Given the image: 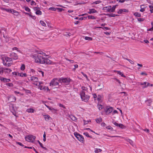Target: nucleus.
Instances as JSON below:
<instances>
[{
    "label": "nucleus",
    "mask_w": 153,
    "mask_h": 153,
    "mask_svg": "<svg viewBox=\"0 0 153 153\" xmlns=\"http://www.w3.org/2000/svg\"><path fill=\"white\" fill-rule=\"evenodd\" d=\"M32 57L34 59L35 62L36 63L47 64H50L51 63V61L49 59L38 54L33 55Z\"/></svg>",
    "instance_id": "nucleus-1"
},
{
    "label": "nucleus",
    "mask_w": 153,
    "mask_h": 153,
    "mask_svg": "<svg viewBox=\"0 0 153 153\" xmlns=\"http://www.w3.org/2000/svg\"><path fill=\"white\" fill-rule=\"evenodd\" d=\"M80 95L81 98L83 101L87 102L89 100L90 96L88 95L85 94L84 91H81L80 92Z\"/></svg>",
    "instance_id": "nucleus-2"
},
{
    "label": "nucleus",
    "mask_w": 153,
    "mask_h": 153,
    "mask_svg": "<svg viewBox=\"0 0 153 153\" xmlns=\"http://www.w3.org/2000/svg\"><path fill=\"white\" fill-rule=\"evenodd\" d=\"M71 79L67 78H59L60 82L63 83L66 85H69L70 83Z\"/></svg>",
    "instance_id": "nucleus-3"
},
{
    "label": "nucleus",
    "mask_w": 153,
    "mask_h": 153,
    "mask_svg": "<svg viewBox=\"0 0 153 153\" xmlns=\"http://www.w3.org/2000/svg\"><path fill=\"white\" fill-rule=\"evenodd\" d=\"M116 5H115L112 7L111 6L105 7H104L103 9L105 10L106 12H114L116 8Z\"/></svg>",
    "instance_id": "nucleus-4"
},
{
    "label": "nucleus",
    "mask_w": 153,
    "mask_h": 153,
    "mask_svg": "<svg viewBox=\"0 0 153 153\" xmlns=\"http://www.w3.org/2000/svg\"><path fill=\"white\" fill-rule=\"evenodd\" d=\"M43 83L42 82H39V84L38 83H34V84L35 85L37 86H38V88L40 90H44L45 91L47 90V91H49V90L48 87L46 86H43L42 84Z\"/></svg>",
    "instance_id": "nucleus-5"
},
{
    "label": "nucleus",
    "mask_w": 153,
    "mask_h": 153,
    "mask_svg": "<svg viewBox=\"0 0 153 153\" xmlns=\"http://www.w3.org/2000/svg\"><path fill=\"white\" fill-rule=\"evenodd\" d=\"M60 82L59 78H54L51 80L50 84L51 86H56L59 85Z\"/></svg>",
    "instance_id": "nucleus-6"
},
{
    "label": "nucleus",
    "mask_w": 153,
    "mask_h": 153,
    "mask_svg": "<svg viewBox=\"0 0 153 153\" xmlns=\"http://www.w3.org/2000/svg\"><path fill=\"white\" fill-rule=\"evenodd\" d=\"M36 139V137L34 136L30 135L25 137V140L28 142H33Z\"/></svg>",
    "instance_id": "nucleus-7"
},
{
    "label": "nucleus",
    "mask_w": 153,
    "mask_h": 153,
    "mask_svg": "<svg viewBox=\"0 0 153 153\" xmlns=\"http://www.w3.org/2000/svg\"><path fill=\"white\" fill-rule=\"evenodd\" d=\"M75 136L80 142L83 143L84 141V138L81 135L77 133H74Z\"/></svg>",
    "instance_id": "nucleus-8"
},
{
    "label": "nucleus",
    "mask_w": 153,
    "mask_h": 153,
    "mask_svg": "<svg viewBox=\"0 0 153 153\" xmlns=\"http://www.w3.org/2000/svg\"><path fill=\"white\" fill-rule=\"evenodd\" d=\"M3 61L4 65L7 66V62L12 61V59L11 58L6 57L3 58Z\"/></svg>",
    "instance_id": "nucleus-9"
},
{
    "label": "nucleus",
    "mask_w": 153,
    "mask_h": 153,
    "mask_svg": "<svg viewBox=\"0 0 153 153\" xmlns=\"http://www.w3.org/2000/svg\"><path fill=\"white\" fill-rule=\"evenodd\" d=\"M113 110V108L112 107H107L106 109L105 110V111L106 114H108L110 113Z\"/></svg>",
    "instance_id": "nucleus-10"
},
{
    "label": "nucleus",
    "mask_w": 153,
    "mask_h": 153,
    "mask_svg": "<svg viewBox=\"0 0 153 153\" xmlns=\"http://www.w3.org/2000/svg\"><path fill=\"white\" fill-rule=\"evenodd\" d=\"M10 56L12 59V58L16 60L18 58V56L17 54L14 53H12L10 55Z\"/></svg>",
    "instance_id": "nucleus-11"
},
{
    "label": "nucleus",
    "mask_w": 153,
    "mask_h": 153,
    "mask_svg": "<svg viewBox=\"0 0 153 153\" xmlns=\"http://www.w3.org/2000/svg\"><path fill=\"white\" fill-rule=\"evenodd\" d=\"M30 79L32 81L34 82V83H36L35 82H37L38 81V79L37 77L34 76H32L30 78ZM34 84V83H33Z\"/></svg>",
    "instance_id": "nucleus-12"
},
{
    "label": "nucleus",
    "mask_w": 153,
    "mask_h": 153,
    "mask_svg": "<svg viewBox=\"0 0 153 153\" xmlns=\"http://www.w3.org/2000/svg\"><path fill=\"white\" fill-rule=\"evenodd\" d=\"M3 73H4L5 74H9L12 71V70L9 68H3Z\"/></svg>",
    "instance_id": "nucleus-13"
},
{
    "label": "nucleus",
    "mask_w": 153,
    "mask_h": 153,
    "mask_svg": "<svg viewBox=\"0 0 153 153\" xmlns=\"http://www.w3.org/2000/svg\"><path fill=\"white\" fill-rule=\"evenodd\" d=\"M89 11L88 12V13L89 14L93 13H97V11L95 10L94 9H90L89 10Z\"/></svg>",
    "instance_id": "nucleus-14"
},
{
    "label": "nucleus",
    "mask_w": 153,
    "mask_h": 153,
    "mask_svg": "<svg viewBox=\"0 0 153 153\" xmlns=\"http://www.w3.org/2000/svg\"><path fill=\"white\" fill-rule=\"evenodd\" d=\"M128 11L127 10L125 9H120L119 10L117 13L119 14L123 13L124 12H126Z\"/></svg>",
    "instance_id": "nucleus-15"
},
{
    "label": "nucleus",
    "mask_w": 153,
    "mask_h": 153,
    "mask_svg": "<svg viewBox=\"0 0 153 153\" xmlns=\"http://www.w3.org/2000/svg\"><path fill=\"white\" fill-rule=\"evenodd\" d=\"M68 117L74 121H75L77 120V118L74 116L72 115H69Z\"/></svg>",
    "instance_id": "nucleus-16"
},
{
    "label": "nucleus",
    "mask_w": 153,
    "mask_h": 153,
    "mask_svg": "<svg viewBox=\"0 0 153 153\" xmlns=\"http://www.w3.org/2000/svg\"><path fill=\"white\" fill-rule=\"evenodd\" d=\"M43 116L45 118V120L46 121H48L50 119H51V118L50 116L49 115L45 114L43 115Z\"/></svg>",
    "instance_id": "nucleus-17"
},
{
    "label": "nucleus",
    "mask_w": 153,
    "mask_h": 153,
    "mask_svg": "<svg viewBox=\"0 0 153 153\" xmlns=\"http://www.w3.org/2000/svg\"><path fill=\"white\" fill-rule=\"evenodd\" d=\"M152 102V100L151 99H149L147 100L146 101H145V102L146 105L149 106H150Z\"/></svg>",
    "instance_id": "nucleus-18"
},
{
    "label": "nucleus",
    "mask_w": 153,
    "mask_h": 153,
    "mask_svg": "<svg viewBox=\"0 0 153 153\" xmlns=\"http://www.w3.org/2000/svg\"><path fill=\"white\" fill-rule=\"evenodd\" d=\"M27 75L25 73H23V72H19V76L22 77H24L27 76Z\"/></svg>",
    "instance_id": "nucleus-19"
},
{
    "label": "nucleus",
    "mask_w": 153,
    "mask_h": 153,
    "mask_svg": "<svg viewBox=\"0 0 153 153\" xmlns=\"http://www.w3.org/2000/svg\"><path fill=\"white\" fill-rule=\"evenodd\" d=\"M97 101L99 102H101L102 101V98L100 95H98L97 96Z\"/></svg>",
    "instance_id": "nucleus-20"
},
{
    "label": "nucleus",
    "mask_w": 153,
    "mask_h": 153,
    "mask_svg": "<svg viewBox=\"0 0 153 153\" xmlns=\"http://www.w3.org/2000/svg\"><path fill=\"white\" fill-rule=\"evenodd\" d=\"M148 86H153V84H151L147 82V84L146 85H144L143 87V88H147Z\"/></svg>",
    "instance_id": "nucleus-21"
},
{
    "label": "nucleus",
    "mask_w": 153,
    "mask_h": 153,
    "mask_svg": "<svg viewBox=\"0 0 153 153\" xmlns=\"http://www.w3.org/2000/svg\"><path fill=\"white\" fill-rule=\"evenodd\" d=\"M34 110L33 108H28L26 110V111L28 113H33L34 112Z\"/></svg>",
    "instance_id": "nucleus-22"
},
{
    "label": "nucleus",
    "mask_w": 153,
    "mask_h": 153,
    "mask_svg": "<svg viewBox=\"0 0 153 153\" xmlns=\"http://www.w3.org/2000/svg\"><path fill=\"white\" fill-rule=\"evenodd\" d=\"M13 98L14 101H16V98L15 97L12 95H10L9 96L7 97L8 100V101H10V98Z\"/></svg>",
    "instance_id": "nucleus-23"
},
{
    "label": "nucleus",
    "mask_w": 153,
    "mask_h": 153,
    "mask_svg": "<svg viewBox=\"0 0 153 153\" xmlns=\"http://www.w3.org/2000/svg\"><path fill=\"white\" fill-rule=\"evenodd\" d=\"M126 140L127 142H129L130 144L132 146H134V143L133 142L132 140L130 139H128Z\"/></svg>",
    "instance_id": "nucleus-24"
},
{
    "label": "nucleus",
    "mask_w": 153,
    "mask_h": 153,
    "mask_svg": "<svg viewBox=\"0 0 153 153\" xmlns=\"http://www.w3.org/2000/svg\"><path fill=\"white\" fill-rule=\"evenodd\" d=\"M102 151V149H100L96 148L95 149L94 152L96 153H98L99 152H101Z\"/></svg>",
    "instance_id": "nucleus-25"
},
{
    "label": "nucleus",
    "mask_w": 153,
    "mask_h": 153,
    "mask_svg": "<svg viewBox=\"0 0 153 153\" xmlns=\"http://www.w3.org/2000/svg\"><path fill=\"white\" fill-rule=\"evenodd\" d=\"M117 74H119L120 75H121V76H122L123 77H126V76H125L123 74L122 72H121L120 71H117Z\"/></svg>",
    "instance_id": "nucleus-26"
},
{
    "label": "nucleus",
    "mask_w": 153,
    "mask_h": 153,
    "mask_svg": "<svg viewBox=\"0 0 153 153\" xmlns=\"http://www.w3.org/2000/svg\"><path fill=\"white\" fill-rule=\"evenodd\" d=\"M87 18L89 19H96V17L93 16L92 15H88L87 16Z\"/></svg>",
    "instance_id": "nucleus-27"
},
{
    "label": "nucleus",
    "mask_w": 153,
    "mask_h": 153,
    "mask_svg": "<svg viewBox=\"0 0 153 153\" xmlns=\"http://www.w3.org/2000/svg\"><path fill=\"white\" fill-rule=\"evenodd\" d=\"M95 120L97 123H100L102 121V119L101 117H100L96 119Z\"/></svg>",
    "instance_id": "nucleus-28"
},
{
    "label": "nucleus",
    "mask_w": 153,
    "mask_h": 153,
    "mask_svg": "<svg viewBox=\"0 0 153 153\" xmlns=\"http://www.w3.org/2000/svg\"><path fill=\"white\" fill-rule=\"evenodd\" d=\"M86 40H88V41H91L92 40V38L91 37H88V36H85L84 38Z\"/></svg>",
    "instance_id": "nucleus-29"
},
{
    "label": "nucleus",
    "mask_w": 153,
    "mask_h": 153,
    "mask_svg": "<svg viewBox=\"0 0 153 153\" xmlns=\"http://www.w3.org/2000/svg\"><path fill=\"white\" fill-rule=\"evenodd\" d=\"M38 143H39V144L40 145V146L43 149H45V150H47V149L45 147H44L43 146L42 143H41L39 140H38Z\"/></svg>",
    "instance_id": "nucleus-30"
},
{
    "label": "nucleus",
    "mask_w": 153,
    "mask_h": 153,
    "mask_svg": "<svg viewBox=\"0 0 153 153\" xmlns=\"http://www.w3.org/2000/svg\"><path fill=\"white\" fill-rule=\"evenodd\" d=\"M134 15L135 16L140 17L141 16V14L140 13L135 12L134 14Z\"/></svg>",
    "instance_id": "nucleus-31"
},
{
    "label": "nucleus",
    "mask_w": 153,
    "mask_h": 153,
    "mask_svg": "<svg viewBox=\"0 0 153 153\" xmlns=\"http://www.w3.org/2000/svg\"><path fill=\"white\" fill-rule=\"evenodd\" d=\"M24 8L25 9V10L27 12H30V9L27 7H24Z\"/></svg>",
    "instance_id": "nucleus-32"
},
{
    "label": "nucleus",
    "mask_w": 153,
    "mask_h": 153,
    "mask_svg": "<svg viewBox=\"0 0 153 153\" xmlns=\"http://www.w3.org/2000/svg\"><path fill=\"white\" fill-rule=\"evenodd\" d=\"M36 14V15H41L42 14V12L39 10H38L36 11L35 12Z\"/></svg>",
    "instance_id": "nucleus-33"
},
{
    "label": "nucleus",
    "mask_w": 153,
    "mask_h": 153,
    "mask_svg": "<svg viewBox=\"0 0 153 153\" xmlns=\"http://www.w3.org/2000/svg\"><path fill=\"white\" fill-rule=\"evenodd\" d=\"M147 84V82H144L143 83H140V82H138V85H143V86H144V85H146Z\"/></svg>",
    "instance_id": "nucleus-34"
},
{
    "label": "nucleus",
    "mask_w": 153,
    "mask_h": 153,
    "mask_svg": "<svg viewBox=\"0 0 153 153\" xmlns=\"http://www.w3.org/2000/svg\"><path fill=\"white\" fill-rule=\"evenodd\" d=\"M33 8L36 11L40 9V8L38 6V5L36 7H33Z\"/></svg>",
    "instance_id": "nucleus-35"
},
{
    "label": "nucleus",
    "mask_w": 153,
    "mask_h": 153,
    "mask_svg": "<svg viewBox=\"0 0 153 153\" xmlns=\"http://www.w3.org/2000/svg\"><path fill=\"white\" fill-rule=\"evenodd\" d=\"M83 134L87 137H90L91 138H92V136H89L88 133L87 132H84L83 133Z\"/></svg>",
    "instance_id": "nucleus-36"
},
{
    "label": "nucleus",
    "mask_w": 153,
    "mask_h": 153,
    "mask_svg": "<svg viewBox=\"0 0 153 153\" xmlns=\"http://www.w3.org/2000/svg\"><path fill=\"white\" fill-rule=\"evenodd\" d=\"M101 2V1H95L94 2L92 3V4H97L100 3Z\"/></svg>",
    "instance_id": "nucleus-37"
},
{
    "label": "nucleus",
    "mask_w": 153,
    "mask_h": 153,
    "mask_svg": "<svg viewBox=\"0 0 153 153\" xmlns=\"http://www.w3.org/2000/svg\"><path fill=\"white\" fill-rule=\"evenodd\" d=\"M124 59L128 61L131 64H134V62L133 61H132L130 59H128L127 58H124Z\"/></svg>",
    "instance_id": "nucleus-38"
},
{
    "label": "nucleus",
    "mask_w": 153,
    "mask_h": 153,
    "mask_svg": "<svg viewBox=\"0 0 153 153\" xmlns=\"http://www.w3.org/2000/svg\"><path fill=\"white\" fill-rule=\"evenodd\" d=\"M6 86L9 87H12L13 86V84L12 83H8L6 84Z\"/></svg>",
    "instance_id": "nucleus-39"
},
{
    "label": "nucleus",
    "mask_w": 153,
    "mask_h": 153,
    "mask_svg": "<svg viewBox=\"0 0 153 153\" xmlns=\"http://www.w3.org/2000/svg\"><path fill=\"white\" fill-rule=\"evenodd\" d=\"M10 81V79H7L5 78L3 82H9Z\"/></svg>",
    "instance_id": "nucleus-40"
},
{
    "label": "nucleus",
    "mask_w": 153,
    "mask_h": 153,
    "mask_svg": "<svg viewBox=\"0 0 153 153\" xmlns=\"http://www.w3.org/2000/svg\"><path fill=\"white\" fill-rule=\"evenodd\" d=\"M40 24L42 25L43 26H45L46 25V24L45 23V22L42 21H40Z\"/></svg>",
    "instance_id": "nucleus-41"
},
{
    "label": "nucleus",
    "mask_w": 153,
    "mask_h": 153,
    "mask_svg": "<svg viewBox=\"0 0 153 153\" xmlns=\"http://www.w3.org/2000/svg\"><path fill=\"white\" fill-rule=\"evenodd\" d=\"M103 107V106L101 105H98V108L100 110H101Z\"/></svg>",
    "instance_id": "nucleus-42"
},
{
    "label": "nucleus",
    "mask_w": 153,
    "mask_h": 153,
    "mask_svg": "<svg viewBox=\"0 0 153 153\" xmlns=\"http://www.w3.org/2000/svg\"><path fill=\"white\" fill-rule=\"evenodd\" d=\"M25 65L24 64L22 65L20 68V69L22 71H23L25 69Z\"/></svg>",
    "instance_id": "nucleus-43"
},
{
    "label": "nucleus",
    "mask_w": 153,
    "mask_h": 153,
    "mask_svg": "<svg viewBox=\"0 0 153 153\" xmlns=\"http://www.w3.org/2000/svg\"><path fill=\"white\" fill-rule=\"evenodd\" d=\"M46 135L45 132V131L44 132V134L43 135V140L44 142H45L46 140Z\"/></svg>",
    "instance_id": "nucleus-44"
},
{
    "label": "nucleus",
    "mask_w": 153,
    "mask_h": 153,
    "mask_svg": "<svg viewBox=\"0 0 153 153\" xmlns=\"http://www.w3.org/2000/svg\"><path fill=\"white\" fill-rule=\"evenodd\" d=\"M3 68L1 67L0 68V75L2 74L3 73Z\"/></svg>",
    "instance_id": "nucleus-45"
},
{
    "label": "nucleus",
    "mask_w": 153,
    "mask_h": 153,
    "mask_svg": "<svg viewBox=\"0 0 153 153\" xmlns=\"http://www.w3.org/2000/svg\"><path fill=\"white\" fill-rule=\"evenodd\" d=\"M19 72H12V74L13 75H15L16 76H19Z\"/></svg>",
    "instance_id": "nucleus-46"
},
{
    "label": "nucleus",
    "mask_w": 153,
    "mask_h": 153,
    "mask_svg": "<svg viewBox=\"0 0 153 153\" xmlns=\"http://www.w3.org/2000/svg\"><path fill=\"white\" fill-rule=\"evenodd\" d=\"M12 13H17V14H15L16 16H18L19 15V13L17 12V11L16 10H12Z\"/></svg>",
    "instance_id": "nucleus-47"
},
{
    "label": "nucleus",
    "mask_w": 153,
    "mask_h": 153,
    "mask_svg": "<svg viewBox=\"0 0 153 153\" xmlns=\"http://www.w3.org/2000/svg\"><path fill=\"white\" fill-rule=\"evenodd\" d=\"M57 9H56L54 7H51L49 8L48 9L49 10H52L53 11H55Z\"/></svg>",
    "instance_id": "nucleus-48"
},
{
    "label": "nucleus",
    "mask_w": 153,
    "mask_h": 153,
    "mask_svg": "<svg viewBox=\"0 0 153 153\" xmlns=\"http://www.w3.org/2000/svg\"><path fill=\"white\" fill-rule=\"evenodd\" d=\"M3 9L4 10H5L7 12H9L10 13H12V10L10 9Z\"/></svg>",
    "instance_id": "nucleus-49"
},
{
    "label": "nucleus",
    "mask_w": 153,
    "mask_h": 153,
    "mask_svg": "<svg viewBox=\"0 0 153 153\" xmlns=\"http://www.w3.org/2000/svg\"><path fill=\"white\" fill-rule=\"evenodd\" d=\"M48 108L51 111H56V110L52 107H48Z\"/></svg>",
    "instance_id": "nucleus-50"
},
{
    "label": "nucleus",
    "mask_w": 153,
    "mask_h": 153,
    "mask_svg": "<svg viewBox=\"0 0 153 153\" xmlns=\"http://www.w3.org/2000/svg\"><path fill=\"white\" fill-rule=\"evenodd\" d=\"M31 5H36V3L34 1H32L31 2Z\"/></svg>",
    "instance_id": "nucleus-51"
},
{
    "label": "nucleus",
    "mask_w": 153,
    "mask_h": 153,
    "mask_svg": "<svg viewBox=\"0 0 153 153\" xmlns=\"http://www.w3.org/2000/svg\"><path fill=\"white\" fill-rule=\"evenodd\" d=\"M82 91H86L87 90V88L84 86H82Z\"/></svg>",
    "instance_id": "nucleus-52"
},
{
    "label": "nucleus",
    "mask_w": 153,
    "mask_h": 153,
    "mask_svg": "<svg viewBox=\"0 0 153 153\" xmlns=\"http://www.w3.org/2000/svg\"><path fill=\"white\" fill-rule=\"evenodd\" d=\"M138 21L140 22L143 21L144 20V19L143 18H138Z\"/></svg>",
    "instance_id": "nucleus-53"
},
{
    "label": "nucleus",
    "mask_w": 153,
    "mask_h": 153,
    "mask_svg": "<svg viewBox=\"0 0 153 153\" xmlns=\"http://www.w3.org/2000/svg\"><path fill=\"white\" fill-rule=\"evenodd\" d=\"M81 73L83 75V76L86 78V79H88V76H87V75L85 74H84V73H83L82 72H81Z\"/></svg>",
    "instance_id": "nucleus-54"
},
{
    "label": "nucleus",
    "mask_w": 153,
    "mask_h": 153,
    "mask_svg": "<svg viewBox=\"0 0 153 153\" xmlns=\"http://www.w3.org/2000/svg\"><path fill=\"white\" fill-rule=\"evenodd\" d=\"M16 143L17 144H19L20 146H24V145L20 142H16Z\"/></svg>",
    "instance_id": "nucleus-55"
},
{
    "label": "nucleus",
    "mask_w": 153,
    "mask_h": 153,
    "mask_svg": "<svg viewBox=\"0 0 153 153\" xmlns=\"http://www.w3.org/2000/svg\"><path fill=\"white\" fill-rule=\"evenodd\" d=\"M84 123V125H86L89 122H90L91 121H85V120H83Z\"/></svg>",
    "instance_id": "nucleus-56"
},
{
    "label": "nucleus",
    "mask_w": 153,
    "mask_h": 153,
    "mask_svg": "<svg viewBox=\"0 0 153 153\" xmlns=\"http://www.w3.org/2000/svg\"><path fill=\"white\" fill-rule=\"evenodd\" d=\"M141 75H145L146 76H147V74L145 72H142L141 74Z\"/></svg>",
    "instance_id": "nucleus-57"
},
{
    "label": "nucleus",
    "mask_w": 153,
    "mask_h": 153,
    "mask_svg": "<svg viewBox=\"0 0 153 153\" xmlns=\"http://www.w3.org/2000/svg\"><path fill=\"white\" fill-rule=\"evenodd\" d=\"M114 80H115V81L116 82H118L119 84L121 83L120 82V80L119 79H117L115 78H114Z\"/></svg>",
    "instance_id": "nucleus-58"
},
{
    "label": "nucleus",
    "mask_w": 153,
    "mask_h": 153,
    "mask_svg": "<svg viewBox=\"0 0 153 153\" xmlns=\"http://www.w3.org/2000/svg\"><path fill=\"white\" fill-rule=\"evenodd\" d=\"M66 59L67 60H68V61H70V62H71V63H73L74 62V61L73 60H69V59H68L67 58H66Z\"/></svg>",
    "instance_id": "nucleus-59"
},
{
    "label": "nucleus",
    "mask_w": 153,
    "mask_h": 153,
    "mask_svg": "<svg viewBox=\"0 0 153 153\" xmlns=\"http://www.w3.org/2000/svg\"><path fill=\"white\" fill-rule=\"evenodd\" d=\"M118 126H119V127L121 128H123L124 126L122 124H119Z\"/></svg>",
    "instance_id": "nucleus-60"
},
{
    "label": "nucleus",
    "mask_w": 153,
    "mask_h": 153,
    "mask_svg": "<svg viewBox=\"0 0 153 153\" xmlns=\"http://www.w3.org/2000/svg\"><path fill=\"white\" fill-rule=\"evenodd\" d=\"M142 6H141V9L140 10V11L141 12H143L145 11V9L143 8H142Z\"/></svg>",
    "instance_id": "nucleus-61"
},
{
    "label": "nucleus",
    "mask_w": 153,
    "mask_h": 153,
    "mask_svg": "<svg viewBox=\"0 0 153 153\" xmlns=\"http://www.w3.org/2000/svg\"><path fill=\"white\" fill-rule=\"evenodd\" d=\"M38 54H43L44 55H45V53H43V52L42 51H41V52H38Z\"/></svg>",
    "instance_id": "nucleus-62"
},
{
    "label": "nucleus",
    "mask_w": 153,
    "mask_h": 153,
    "mask_svg": "<svg viewBox=\"0 0 153 153\" xmlns=\"http://www.w3.org/2000/svg\"><path fill=\"white\" fill-rule=\"evenodd\" d=\"M106 128L108 130H111L112 128L111 126H108L106 127Z\"/></svg>",
    "instance_id": "nucleus-63"
},
{
    "label": "nucleus",
    "mask_w": 153,
    "mask_h": 153,
    "mask_svg": "<svg viewBox=\"0 0 153 153\" xmlns=\"http://www.w3.org/2000/svg\"><path fill=\"white\" fill-rule=\"evenodd\" d=\"M4 78L3 77H0V80L1 81L3 82L4 80Z\"/></svg>",
    "instance_id": "nucleus-64"
}]
</instances>
